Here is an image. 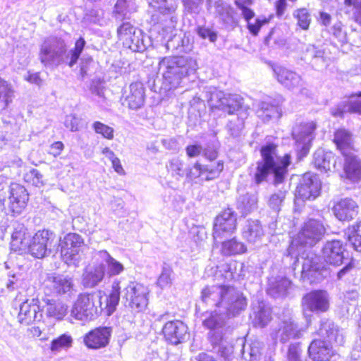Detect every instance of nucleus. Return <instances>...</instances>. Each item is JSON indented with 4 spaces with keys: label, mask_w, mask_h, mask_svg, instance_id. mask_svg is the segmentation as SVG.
Returning a JSON list of instances; mask_svg holds the SVG:
<instances>
[{
    "label": "nucleus",
    "mask_w": 361,
    "mask_h": 361,
    "mask_svg": "<svg viewBox=\"0 0 361 361\" xmlns=\"http://www.w3.org/2000/svg\"><path fill=\"white\" fill-rule=\"evenodd\" d=\"M304 57L305 60L310 61L312 65L317 68H324L330 62V58L327 56L324 49L312 44L307 47Z\"/></svg>",
    "instance_id": "obj_30"
},
{
    "label": "nucleus",
    "mask_w": 361,
    "mask_h": 361,
    "mask_svg": "<svg viewBox=\"0 0 361 361\" xmlns=\"http://www.w3.org/2000/svg\"><path fill=\"white\" fill-rule=\"evenodd\" d=\"M64 125L73 132L78 131L80 128V118L75 115H68L66 117Z\"/></svg>",
    "instance_id": "obj_62"
},
{
    "label": "nucleus",
    "mask_w": 361,
    "mask_h": 361,
    "mask_svg": "<svg viewBox=\"0 0 361 361\" xmlns=\"http://www.w3.org/2000/svg\"><path fill=\"white\" fill-rule=\"evenodd\" d=\"M344 171L352 181L361 180V161L353 154L345 156Z\"/></svg>",
    "instance_id": "obj_39"
},
{
    "label": "nucleus",
    "mask_w": 361,
    "mask_h": 361,
    "mask_svg": "<svg viewBox=\"0 0 361 361\" xmlns=\"http://www.w3.org/2000/svg\"><path fill=\"white\" fill-rule=\"evenodd\" d=\"M25 180L33 185L39 187L43 185L42 175L37 169H32L25 176Z\"/></svg>",
    "instance_id": "obj_58"
},
{
    "label": "nucleus",
    "mask_w": 361,
    "mask_h": 361,
    "mask_svg": "<svg viewBox=\"0 0 361 361\" xmlns=\"http://www.w3.org/2000/svg\"><path fill=\"white\" fill-rule=\"evenodd\" d=\"M318 334L324 338H326L328 342L314 340L308 348L310 357L314 361H329L334 355L332 347L329 343L334 342L341 345L343 343V336L338 326L329 320L322 322Z\"/></svg>",
    "instance_id": "obj_5"
},
{
    "label": "nucleus",
    "mask_w": 361,
    "mask_h": 361,
    "mask_svg": "<svg viewBox=\"0 0 361 361\" xmlns=\"http://www.w3.org/2000/svg\"><path fill=\"white\" fill-rule=\"evenodd\" d=\"M243 267L244 264L243 263L233 262L230 264L223 265L222 269L220 270V271L221 272L224 271L225 272V274L223 275L225 279L229 281L244 276L243 271Z\"/></svg>",
    "instance_id": "obj_47"
},
{
    "label": "nucleus",
    "mask_w": 361,
    "mask_h": 361,
    "mask_svg": "<svg viewBox=\"0 0 361 361\" xmlns=\"http://www.w3.org/2000/svg\"><path fill=\"white\" fill-rule=\"evenodd\" d=\"M186 176L190 180H193L197 178H201L202 180H204V171L203 166L196 163L193 166L188 170Z\"/></svg>",
    "instance_id": "obj_59"
},
{
    "label": "nucleus",
    "mask_w": 361,
    "mask_h": 361,
    "mask_svg": "<svg viewBox=\"0 0 361 361\" xmlns=\"http://www.w3.org/2000/svg\"><path fill=\"white\" fill-rule=\"evenodd\" d=\"M92 127L97 133L102 135L104 138L108 140L114 138V130L113 128L99 121L94 122Z\"/></svg>",
    "instance_id": "obj_56"
},
{
    "label": "nucleus",
    "mask_w": 361,
    "mask_h": 361,
    "mask_svg": "<svg viewBox=\"0 0 361 361\" xmlns=\"http://www.w3.org/2000/svg\"><path fill=\"white\" fill-rule=\"evenodd\" d=\"M214 3L215 13L226 28L235 26L236 22L233 18V9L222 0H209V4Z\"/></svg>",
    "instance_id": "obj_33"
},
{
    "label": "nucleus",
    "mask_w": 361,
    "mask_h": 361,
    "mask_svg": "<svg viewBox=\"0 0 361 361\" xmlns=\"http://www.w3.org/2000/svg\"><path fill=\"white\" fill-rule=\"evenodd\" d=\"M286 197L285 190H279L276 192L273 193L269 200V207L275 212H279L281 209V207Z\"/></svg>",
    "instance_id": "obj_55"
},
{
    "label": "nucleus",
    "mask_w": 361,
    "mask_h": 361,
    "mask_svg": "<svg viewBox=\"0 0 361 361\" xmlns=\"http://www.w3.org/2000/svg\"><path fill=\"white\" fill-rule=\"evenodd\" d=\"M245 245L235 238L223 241L221 243V252L224 256H232L245 253Z\"/></svg>",
    "instance_id": "obj_43"
},
{
    "label": "nucleus",
    "mask_w": 361,
    "mask_h": 361,
    "mask_svg": "<svg viewBox=\"0 0 361 361\" xmlns=\"http://www.w3.org/2000/svg\"><path fill=\"white\" fill-rule=\"evenodd\" d=\"M196 32L202 39H209L211 42H216L217 35L208 27L204 26H198L196 28Z\"/></svg>",
    "instance_id": "obj_60"
},
{
    "label": "nucleus",
    "mask_w": 361,
    "mask_h": 361,
    "mask_svg": "<svg viewBox=\"0 0 361 361\" xmlns=\"http://www.w3.org/2000/svg\"><path fill=\"white\" fill-rule=\"evenodd\" d=\"M145 88L140 82H135L130 85L129 92L126 97V101L130 109L137 110L145 104Z\"/></svg>",
    "instance_id": "obj_29"
},
{
    "label": "nucleus",
    "mask_w": 361,
    "mask_h": 361,
    "mask_svg": "<svg viewBox=\"0 0 361 361\" xmlns=\"http://www.w3.org/2000/svg\"><path fill=\"white\" fill-rule=\"evenodd\" d=\"M334 142L344 157L352 154L353 136L350 131L344 128L337 130L334 133Z\"/></svg>",
    "instance_id": "obj_35"
},
{
    "label": "nucleus",
    "mask_w": 361,
    "mask_h": 361,
    "mask_svg": "<svg viewBox=\"0 0 361 361\" xmlns=\"http://www.w3.org/2000/svg\"><path fill=\"white\" fill-rule=\"evenodd\" d=\"M187 326L180 320L170 321L163 327L165 338L172 344L177 345L182 342L187 333Z\"/></svg>",
    "instance_id": "obj_28"
},
{
    "label": "nucleus",
    "mask_w": 361,
    "mask_h": 361,
    "mask_svg": "<svg viewBox=\"0 0 361 361\" xmlns=\"http://www.w3.org/2000/svg\"><path fill=\"white\" fill-rule=\"evenodd\" d=\"M122 299L126 307L133 312L144 311L148 305L149 290L147 286L135 281H123Z\"/></svg>",
    "instance_id": "obj_9"
},
{
    "label": "nucleus",
    "mask_w": 361,
    "mask_h": 361,
    "mask_svg": "<svg viewBox=\"0 0 361 361\" xmlns=\"http://www.w3.org/2000/svg\"><path fill=\"white\" fill-rule=\"evenodd\" d=\"M61 254L63 261L68 265H76L80 259V253L84 245L82 237L70 233L64 236L61 242Z\"/></svg>",
    "instance_id": "obj_10"
},
{
    "label": "nucleus",
    "mask_w": 361,
    "mask_h": 361,
    "mask_svg": "<svg viewBox=\"0 0 361 361\" xmlns=\"http://www.w3.org/2000/svg\"><path fill=\"white\" fill-rule=\"evenodd\" d=\"M313 164L321 172L334 171L341 166V161L331 152L317 149L313 156Z\"/></svg>",
    "instance_id": "obj_23"
},
{
    "label": "nucleus",
    "mask_w": 361,
    "mask_h": 361,
    "mask_svg": "<svg viewBox=\"0 0 361 361\" xmlns=\"http://www.w3.org/2000/svg\"><path fill=\"white\" fill-rule=\"evenodd\" d=\"M31 238L30 234L23 224L18 222L13 224L11 242L12 250L19 252H26L29 248Z\"/></svg>",
    "instance_id": "obj_26"
},
{
    "label": "nucleus",
    "mask_w": 361,
    "mask_h": 361,
    "mask_svg": "<svg viewBox=\"0 0 361 361\" xmlns=\"http://www.w3.org/2000/svg\"><path fill=\"white\" fill-rule=\"evenodd\" d=\"M53 233L47 230L39 231L31 238L29 248L30 254L36 258L44 257L48 250V247L53 240Z\"/></svg>",
    "instance_id": "obj_22"
},
{
    "label": "nucleus",
    "mask_w": 361,
    "mask_h": 361,
    "mask_svg": "<svg viewBox=\"0 0 361 361\" xmlns=\"http://www.w3.org/2000/svg\"><path fill=\"white\" fill-rule=\"evenodd\" d=\"M135 11L133 4L127 0H118L114 6L115 17L119 20L129 18L130 14Z\"/></svg>",
    "instance_id": "obj_49"
},
{
    "label": "nucleus",
    "mask_w": 361,
    "mask_h": 361,
    "mask_svg": "<svg viewBox=\"0 0 361 361\" xmlns=\"http://www.w3.org/2000/svg\"><path fill=\"white\" fill-rule=\"evenodd\" d=\"M293 16L298 20V25L302 30H307L311 23V17L306 8H300L295 11Z\"/></svg>",
    "instance_id": "obj_52"
},
{
    "label": "nucleus",
    "mask_w": 361,
    "mask_h": 361,
    "mask_svg": "<svg viewBox=\"0 0 361 361\" xmlns=\"http://www.w3.org/2000/svg\"><path fill=\"white\" fill-rule=\"evenodd\" d=\"M14 93L11 84L0 77V109H6L12 103Z\"/></svg>",
    "instance_id": "obj_44"
},
{
    "label": "nucleus",
    "mask_w": 361,
    "mask_h": 361,
    "mask_svg": "<svg viewBox=\"0 0 361 361\" xmlns=\"http://www.w3.org/2000/svg\"><path fill=\"white\" fill-rule=\"evenodd\" d=\"M321 182L318 176L311 173L303 175L298 186L295 197L298 200H312L319 195Z\"/></svg>",
    "instance_id": "obj_16"
},
{
    "label": "nucleus",
    "mask_w": 361,
    "mask_h": 361,
    "mask_svg": "<svg viewBox=\"0 0 361 361\" xmlns=\"http://www.w3.org/2000/svg\"><path fill=\"white\" fill-rule=\"evenodd\" d=\"M197 67L195 59L185 56H166L159 62V73L164 80L176 88L183 78L194 73Z\"/></svg>",
    "instance_id": "obj_4"
},
{
    "label": "nucleus",
    "mask_w": 361,
    "mask_h": 361,
    "mask_svg": "<svg viewBox=\"0 0 361 361\" xmlns=\"http://www.w3.org/2000/svg\"><path fill=\"white\" fill-rule=\"evenodd\" d=\"M97 255L102 264L105 263L104 265L106 267V273L109 276L118 275L124 270L123 265L112 257L106 250L99 251Z\"/></svg>",
    "instance_id": "obj_42"
},
{
    "label": "nucleus",
    "mask_w": 361,
    "mask_h": 361,
    "mask_svg": "<svg viewBox=\"0 0 361 361\" xmlns=\"http://www.w3.org/2000/svg\"><path fill=\"white\" fill-rule=\"evenodd\" d=\"M102 298L100 291L80 293L72 305L70 316L82 322L95 319L104 310Z\"/></svg>",
    "instance_id": "obj_7"
},
{
    "label": "nucleus",
    "mask_w": 361,
    "mask_h": 361,
    "mask_svg": "<svg viewBox=\"0 0 361 361\" xmlns=\"http://www.w3.org/2000/svg\"><path fill=\"white\" fill-rule=\"evenodd\" d=\"M264 235L260 223L257 221L247 220L243 229V237L250 243L259 241Z\"/></svg>",
    "instance_id": "obj_38"
},
{
    "label": "nucleus",
    "mask_w": 361,
    "mask_h": 361,
    "mask_svg": "<svg viewBox=\"0 0 361 361\" xmlns=\"http://www.w3.org/2000/svg\"><path fill=\"white\" fill-rule=\"evenodd\" d=\"M112 329L111 327L100 326L87 333L83 343L89 349L98 350L106 347L110 341Z\"/></svg>",
    "instance_id": "obj_19"
},
{
    "label": "nucleus",
    "mask_w": 361,
    "mask_h": 361,
    "mask_svg": "<svg viewBox=\"0 0 361 361\" xmlns=\"http://www.w3.org/2000/svg\"><path fill=\"white\" fill-rule=\"evenodd\" d=\"M173 270L169 267H163L161 273L157 279V285L161 288L170 287L172 284Z\"/></svg>",
    "instance_id": "obj_53"
},
{
    "label": "nucleus",
    "mask_w": 361,
    "mask_h": 361,
    "mask_svg": "<svg viewBox=\"0 0 361 361\" xmlns=\"http://www.w3.org/2000/svg\"><path fill=\"white\" fill-rule=\"evenodd\" d=\"M237 206L243 214H247L257 207V197L255 194L241 195L238 200Z\"/></svg>",
    "instance_id": "obj_46"
},
{
    "label": "nucleus",
    "mask_w": 361,
    "mask_h": 361,
    "mask_svg": "<svg viewBox=\"0 0 361 361\" xmlns=\"http://www.w3.org/2000/svg\"><path fill=\"white\" fill-rule=\"evenodd\" d=\"M141 30L135 28L129 23H123L118 28V35L120 39L126 42V44H135L140 48Z\"/></svg>",
    "instance_id": "obj_36"
},
{
    "label": "nucleus",
    "mask_w": 361,
    "mask_h": 361,
    "mask_svg": "<svg viewBox=\"0 0 361 361\" xmlns=\"http://www.w3.org/2000/svg\"><path fill=\"white\" fill-rule=\"evenodd\" d=\"M302 334V330L298 329L291 318L281 321L272 330L271 337L273 340H279L285 343L292 338H298Z\"/></svg>",
    "instance_id": "obj_18"
},
{
    "label": "nucleus",
    "mask_w": 361,
    "mask_h": 361,
    "mask_svg": "<svg viewBox=\"0 0 361 361\" xmlns=\"http://www.w3.org/2000/svg\"><path fill=\"white\" fill-rule=\"evenodd\" d=\"M257 115L264 122H268L271 118L280 117L279 106L271 101H261L257 104Z\"/></svg>",
    "instance_id": "obj_40"
},
{
    "label": "nucleus",
    "mask_w": 361,
    "mask_h": 361,
    "mask_svg": "<svg viewBox=\"0 0 361 361\" xmlns=\"http://www.w3.org/2000/svg\"><path fill=\"white\" fill-rule=\"evenodd\" d=\"M28 200L26 189L18 183H12L9 187V195L6 200L9 210L13 214H19L25 207Z\"/></svg>",
    "instance_id": "obj_21"
},
{
    "label": "nucleus",
    "mask_w": 361,
    "mask_h": 361,
    "mask_svg": "<svg viewBox=\"0 0 361 361\" xmlns=\"http://www.w3.org/2000/svg\"><path fill=\"white\" fill-rule=\"evenodd\" d=\"M236 214L231 208H227L217 216L215 219L213 231L215 243H217V238H222L233 233L236 229Z\"/></svg>",
    "instance_id": "obj_14"
},
{
    "label": "nucleus",
    "mask_w": 361,
    "mask_h": 361,
    "mask_svg": "<svg viewBox=\"0 0 361 361\" xmlns=\"http://www.w3.org/2000/svg\"><path fill=\"white\" fill-rule=\"evenodd\" d=\"M290 286V281L286 277H271L269 280L267 293L274 298L283 297L288 293Z\"/></svg>",
    "instance_id": "obj_34"
},
{
    "label": "nucleus",
    "mask_w": 361,
    "mask_h": 361,
    "mask_svg": "<svg viewBox=\"0 0 361 361\" xmlns=\"http://www.w3.org/2000/svg\"><path fill=\"white\" fill-rule=\"evenodd\" d=\"M203 168L204 171V179L205 180H211L219 177L224 169V163L219 161L216 164H210L203 166Z\"/></svg>",
    "instance_id": "obj_50"
},
{
    "label": "nucleus",
    "mask_w": 361,
    "mask_h": 361,
    "mask_svg": "<svg viewBox=\"0 0 361 361\" xmlns=\"http://www.w3.org/2000/svg\"><path fill=\"white\" fill-rule=\"evenodd\" d=\"M73 338L68 333H65L52 340L50 350L53 353H59L62 349H68L72 347Z\"/></svg>",
    "instance_id": "obj_48"
},
{
    "label": "nucleus",
    "mask_w": 361,
    "mask_h": 361,
    "mask_svg": "<svg viewBox=\"0 0 361 361\" xmlns=\"http://www.w3.org/2000/svg\"><path fill=\"white\" fill-rule=\"evenodd\" d=\"M326 231L323 223L315 219L304 222L300 231L294 237L287 250L288 256L299 261L298 256L304 255L306 247H312L322 238Z\"/></svg>",
    "instance_id": "obj_6"
},
{
    "label": "nucleus",
    "mask_w": 361,
    "mask_h": 361,
    "mask_svg": "<svg viewBox=\"0 0 361 361\" xmlns=\"http://www.w3.org/2000/svg\"><path fill=\"white\" fill-rule=\"evenodd\" d=\"M45 314L47 317L56 321H61L68 313V306L60 300L44 299Z\"/></svg>",
    "instance_id": "obj_31"
},
{
    "label": "nucleus",
    "mask_w": 361,
    "mask_h": 361,
    "mask_svg": "<svg viewBox=\"0 0 361 361\" xmlns=\"http://www.w3.org/2000/svg\"><path fill=\"white\" fill-rule=\"evenodd\" d=\"M300 355L301 349L299 343L290 344L287 353L288 361H301Z\"/></svg>",
    "instance_id": "obj_61"
},
{
    "label": "nucleus",
    "mask_w": 361,
    "mask_h": 361,
    "mask_svg": "<svg viewBox=\"0 0 361 361\" xmlns=\"http://www.w3.org/2000/svg\"><path fill=\"white\" fill-rule=\"evenodd\" d=\"M39 300L36 298L23 302L18 315V322L23 325H30L37 319H40Z\"/></svg>",
    "instance_id": "obj_25"
},
{
    "label": "nucleus",
    "mask_w": 361,
    "mask_h": 361,
    "mask_svg": "<svg viewBox=\"0 0 361 361\" xmlns=\"http://www.w3.org/2000/svg\"><path fill=\"white\" fill-rule=\"evenodd\" d=\"M43 286L46 294L62 295L70 294L73 289L74 284L71 276L54 273L47 276Z\"/></svg>",
    "instance_id": "obj_13"
},
{
    "label": "nucleus",
    "mask_w": 361,
    "mask_h": 361,
    "mask_svg": "<svg viewBox=\"0 0 361 361\" xmlns=\"http://www.w3.org/2000/svg\"><path fill=\"white\" fill-rule=\"evenodd\" d=\"M243 355L248 361H259L261 354L257 348L251 347L250 351L247 353L244 352Z\"/></svg>",
    "instance_id": "obj_64"
},
{
    "label": "nucleus",
    "mask_w": 361,
    "mask_h": 361,
    "mask_svg": "<svg viewBox=\"0 0 361 361\" xmlns=\"http://www.w3.org/2000/svg\"><path fill=\"white\" fill-rule=\"evenodd\" d=\"M357 113L361 114V92L350 97L348 100L332 111L334 116H342L344 113Z\"/></svg>",
    "instance_id": "obj_37"
},
{
    "label": "nucleus",
    "mask_w": 361,
    "mask_h": 361,
    "mask_svg": "<svg viewBox=\"0 0 361 361\" xmlns=\"http://www.w3.org/2000/svg\"><path fill=\"white\" fill-rule=\"evenodd\" d=\"M272 70L277 81L284 87L300 94L307 93L305 82L299 74L281 66H272Z\"/></svg>",
    "instance_id": "obj_11"
},
{
    "label": "nucleus",
    "mask_w": 361,
    "mask_h": 361,
    "mask_svg": "<svg viewBox=\"0 0 361 361\" xmlns=\"http://www.w3.org/2000/svg\"><path fill=\"white\" fill-rule=\"evenodd\" d=\"M150 6L159 14L152 16V22L154 23V30L159 32L162 30V37L171 32L175 27L176 21L171 14L176 8V0H152Z\"/></svg>",
    "instance_id": "obj_8"
},
{
    "label": "nucleus",
    "mask_w": 361,
    "mask_h": 361,
    "mask_svg": "<svg viewBox=\"0 0 361 361\" xmlns=\"http://www.w3.org/2000/svg\"><path fill=\"white\" fill-rule=\"evenodd\" d=\"M261 154L262 159L257 162L255 174L256 183H260L268 176H271L275 185L282 183L288 174V166L290 164V155L279 157L276 146L272 144L262 147Z\"/></svg>",
    "instance_id": "obj_3"
},
{
    "label": "nucleus",
    "mask_w": 361,
    "mask_h": 361,
    "mask_svg": "<svg viewBox=\"0 0 361 361\" xmlns=\"http://www.w3.org/2000/svg\"><path fill=\"white\" fill-rule=\"evenodd\" d=\"M183 162L178 157H174L169 161L166 165L167 170L173 176L182 178L184 176L183 169Z\"/></svg>",
    "instance_id": "obj_51"
},
{
    "label": "nucleus",
    "mask_w": 361,
    "mask_h": 361,
    "mask_svg": "<svg viewBox=\"0 0 361 361\" xmlns=\"http://www.w3.org/2000/svg\"><path fill=\"white\" fill-rule=\"evenodd\" d=\"M316 128L317 123L313 121L300 123L293 128L292 135L297 147L305 154L307 153L310 144L314 139Z\"/></svg>",
    "instance_id": "obj_17"
},
{
    "label": "nucleus",
    "mask_w": 361,
    "mask_h": 361,
    "mask_svg": "<svg viewBox=\"0 0 361 361\" xmlns=\"http://www.w3.org/2000/svg\"><path fill=\"white\" fill-rule=\"evenodd\" d=\"M302 305L305 312H326L330 306V297L326 290H313L304 295Z\"/></svg>",
    "instance_id": "obj_15"
},
{
    "label": "nucleus",
    "mask_w": 361,
    "mask_h": 361,
    "mask_svg": "<svg viewBox=\"0 0 361 361\" xmlns=\"http://www.w3.org/2000/svg\"><path fill=\"white\" fill-rule=\"evenodd\" d=\"M348 240L355 250L361 252V222L350 230Z\"/></svg>",
    "instance_id": "obj_54"
},
{
    "label": "nucleus",
    "mask_w": 361,
    "mask_h": 361,
    "mask_svg": "<svg viewBox=\"0 0 361 361\" xmlns=\"http://www.w3.org/2000/svg\"><path fill=\"white\" fill-rule=\"evenodd\" d=\"M271 319V312L270 307L264 302H260L254 311V324L257 326L264 327L269 324Z\"/></svg>",
    "instance_id": "obj_45"
},
{
    "label": "nucleus",
    "mask_w": 361,
    "mask_h": 361,
    "mask_svg": "<svg viewBox=\"0 0 361 361\" xmlns=\"http://www.w3.org/2000/svg\"><path fill=\"white\" fill-rule=\"evenodd\" d=\"M357 204L350 198L341 199L333 207L335 216L340 221H350L357 214Z\"/></svg>",
    "instance_id": "obj_27"
},
{
    "label": "nucleus",
    "mask_w": 361,
    "mask_h": 361,
    "mask_svg": "<svg viewBox=\"0 0 361 361\" xmlns=\"http://www.w3.org/2000/svg\"><path fill=\"white\" fill-rule=\"evenodd\" d=\"M104 274L105 267L104 264L86 268L82 276V285L86 288L95 287L102 282Z\"/></svg>",
    "instance_id": "obj_32"
},
{
    "label": "nucleus",
    "mask_w": 361,
    "mask_h": 361,
    "mask_svg": "<svg viewBox=\"0 0 361 361\" xmlns=\"http://www.w3.org/2000/svg\"><path fill=\"white\" fill-rule=\"evenodd\" d=\"M302 259V278L308 280L311 283L320 281L324 278V270L323 265L319 263V257L311 254Z\"/></svg>",
    "instance_id": "obj_20"
},
{
    "label": "nucleus",
    "mask_w": 361,
    "mask_h": 361,
    "mask_svg": "<svg viewBox=\"0 0 361 361\" xmlns=\"http://www.w3.org/2000/svg\"><path fill=\"white\" fill-rule=\"evenodd\" d=\"M123 281L116 279L111 286V291L109 295L106 298V303L104 310L106 311L107 315H111L116 310V306L118 305L120 300V295L121 294L123 286Z\"/></svg>",
    "instance_id": "obj_41"
},
{
    "label": "nucleus",
    "mask_w": 361,
    "mask_h": 361,
    "mask_svg": "<svg viewBox=\"0 0 361 361\" xmlns=\"http://www.w3.org/2000/svg\"><path fill=\"white\" fill-rule=\"evenodd\" d=\"M202 300L207 305L219 308V312H212L203 324L208 329L222 326L226 316H235L247 306L243 293L231 286H207L202 290Z\"/></svg>",
    "instance_id": "obj_1"
},
{
    "label": "nucleus",
    "mask_w": 361,
    "mask_h": 361,
    "mask_svg": "<svg viewBox=\"0 0 361 361\" xmlns=\"http://www.w3.org/2000/svg\"><path fill=\"white\" fill-rule=\"evenodd\" d=\"M345 12L352 13L355 18L361 16V0H344Z\"/></svg>",
    "instance_id": "obj_57"
},
{
    "label": "nucleus",
    "mask_w": 361,
    "mask_h": 361,
    "mask_svg": "<svg viewBox=\"0 0 361 361\" xmlns=\"http://www.w3.org/2000/svg\"><path fill=\"white\" fill-rule=\"evenodd\" d=\"M85 44L83 38H79L73 50L68 51L64 40L51 37L45 40L40 47L39 59L44 66L56 68L62 63H68L73 67L82 53Z\"/></svg>",
    "instance_id": "obj_2"
},
{
    "label": "nucleus",
    "mask_w": 361,
    "mask_h": 361,
    "mask_svg": "<svg viewBox=\"0 0 361 361\" xmlns=\"http://www.w3.org/2000/svg\"><path fill=\"white\" fill-rule=\"evenodd\" d=\"M202 1V0H183L185 10L194 13H199Z\"/></svg>",
    "instance_id": "obj_63"
},
{
    "label": "nucleus",
    "mask_w": 361,
    "mask_h": 361,
    "mask_svg": "<svg viewBox=\"0 0 361 361\" xmlns=\"http://www.w3.org/2000/svg\"><path fill=\"white\" fill-rule=\"evenodd\" d=\"M345 247L339 240H332L326 243L322 250L324 261L333 266L341 265L345 257Z\"/></svg>",
    "instance_id": "obj_24"
},
{
    "label": "nucleus",
    "mask_w": 361,
    "mask_h": 361,
    "mask_svg": "<svg viewBox=\"0 0 361 361\" xmlns=\"http://www.w3.org/2000/svg\"><path fill=\"white\" fill-rule=\"evenodd\" d=\"M243 100V97L239 94H226L216 90L212 92L209 102L212 108L221 109L229 114H233L241 109Z\"/></svg>",
    "instance_id": "obj_12"
}]
</instances>
